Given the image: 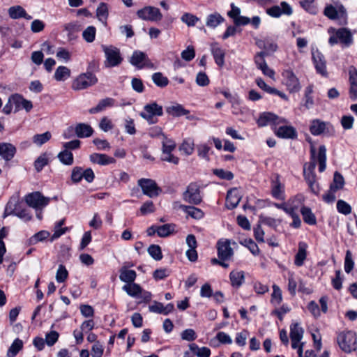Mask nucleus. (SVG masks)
<instances>
[{
	"instance_id": "f257e3e1",
	"label": "nucleus",
	"mask_w": 357,
	"mask_h": 357,
	"mask_svg": "<svg viewBox=\"0 0 357 357\" xmlns=\"http://www.w3.org/2000/svg\"><path fill=\"white\" fill-rule=\"evenodd\" d=\"M311 158L310 161L305 163L303 166V176L308 183V185L314 194H317L319 192V187L317 183L316 175L314 169L317 163H319V170L322 172L326 169V148L324 146H321L319 149L318 153L314 146L310 147Z\"/></svg>"
},
{
	"instance_id": "f03ea898",
	"label": "nucleus",
	"mask_w": 357,
	"mask_h": 357,
	"mask_svg": "<svg viewBox=\"0 0 357 357\" xmlns=\"http://www.w3.org/2000/svg\"><path fill=\"white\" fill-rule=\"evenodd\" d=\"M340 348L345 353H351L357 349V335L351 331L340 333L336 340Z\"/></svg>"
},
{
	"instance_id": "7ed1b4c3",
	"label": "nucleus",
	"mask_w": 357,
	"mask_h": 357,
	"mask_svg": "<svg viewBox=\"0 0 357 357\" xmlns=\"http://www.w3.org/2000/svg\"><path fill=\"white\" fill-rule=\"evenodd\" d=\"M162 114V107L158 105L155 102L144 105L143 111L139 114L140 116L150 124L157 123V116H161Z\"/></svg>"
},
{
	"instance_id": "20e7f679",
	"label": "nucleus",
	"mask_w": 357,
	"mask_h": 357,
	"mask_svg": "<svg viewBox=\"0 0 357 357\" xmlns=\"http://www.w3.org/2000/svg\"><path fill=\"white\" fill-rule=\"evenodd\" d=\"M97 82V77L91 73H82L73 80L72 89L75 91L83 90L96 84Z\"/></svg>"
},
{
	"instance_id": "39448f33",
	"label": "nucleus",
	"mask_w": 357,
	"mask_h": 357,
	"mask_svg": "<svg viewBox=\"0 0 357 357\" xmlns=\"http://www.w3.org/2000/svg\"><path fill=\"white\" fill-rule=\"evenodd\" d=\"M102 49L106 58L105 61L106 67H114L121 63L123 59L121 56L120 50L117 47L112 45H102Z\"/></svg>"
},
{
	"instance_id": "423d86ee",
	"label": "nucleus",
	"mask_w": 357,
	"mask_h": 357,
	"mask_svg": "<svg viewBox=\"0 0 357 357\" xmlns=\"http://www.w3.org/2000/svg\"><path fill=\"white\" fill-rule=\"evenodd\" d=\"M24 200L26 204L36 211L42 210L50 202V198L44 197L39 192H34L25 196Z\"/></svg>"
},
{
	"instance_id": "0eeeda50",
	"label": "nucleus",
	"mask_w": 357,
	"mask_h": 357,
	"mask_svg": "<svg viewBox=\"0 0 357 357\" xmlns=\"http://www.w3.org/2000/svg\"><path fill=\"white\" fill-rule=\"evenodd\" d=\"M183 199L191 204H199L202 201L199 185L195 183H190L183 194Z\"/></svg>"
},
{
	"instance_id": "6e6552de",
	"label": "nucleus",
	"mask_w": 357,
	"mask_h": 357,
	"mask_svg": "<svg viewBox=\"0 0 357 357\" xmlns=\"http://www.w3.org/2000/svg\"><path fill=\"white\" fill-rule=\"evenodd\" d=\"M348 72V96L351 100H357V68L351 65L347 68Z\"/></svg>"
},
{
	"instance_id": "1a4fd4ad",
	"label": "nucleus",
	"mask_w": 357,
	"mask_h": 357,
	"mask_svg": "<svg viewBox=\"0 0 357 357\" xmlns=\"http://www.w3.org/2000/svg\"><path fill=\"white\" fill-rule=\"evenodd\" d=\"M137 15L139 18L151 22H158L162 20V15L158 8L153 6H145L137 10Z\"/></svg>"
},
{
	"instance_id": "9d476101",
	"label": "nucleus",
	"mask_w": 357,
	"mask_h": 357,
	"mask_svg": "<svg viewBox=\"0 0 357 357\" xmlns=\"http://www.w3.org/2000/svg\"><path fill=\"white\" fill-rule=\"evenodd\" d=\"M130 62L138 68H149L155 69L154 64L150 61L147 55L140 51H135L130 57Z\"/></svg>"
},
{
	"instance_id": "9b49d317",
	"label": "nucleus",
	"mask_w": 357,
	"mask_h": 357,
	"mask_svg": "<svg viewBox=\"0 0 357 357\" xmlns=\"http://www.w3.org/2000/svg\"><path fill=\"white\" fill-rule=\"evenodd\" d=\"M282 77L283 83L290 93H296L301 90V86L299 80L292 71L289 70H284L282 73Z\"/></svg>"
},
{
	"instance_id": "f8f14e48",
	"label": "nucleus",
	"mask_w": 357,
	"mask_h": 357,
	"mask_svg": "<svg viewBox=\"0 0 357 357\" xmlns=\"http://www.w3.org/2000/svg\"><path fill=\"white\" fill-rule=\"evenodd\" d=\"M138 185L141 187L143 193L149 197L152 198L159 195L160 189L153 180L141 178L138 181Z\"/></svg>"
},
{
	"instance_id": "ddd939ff",
	"label": "nucleus",
	"mask_w": 357,
	"mask_h": 357,
	"mask_svg": "<svg viewBox=\"0 0 357 357\" xmlns=\"http://www.w3.org/2000/svg\"><path fill=\"white\" fill-rule=\"evenodd\" d=\"M354 43L353 33L346 27L336 29V44L340 43L343 47H349Z\"/></svg>"
},
{
	"instance_id": "4468645a",
	"label": "nucleus",
	"mask_w": 357,
	"mask_h": 357,
	"mask_svg": "<svg viewBox=\"0 0 357 357\" xmlns=\"http://www.w3.org/2000/svg\"><path fill=\"white\" fill-rule=\"evenodd\" d=\"M259 126L263 127L269 124L275 126L286 123L285 119L276 116L271 112L261 114L257 121Z\"/></svg>"
},
{
	"instance_id": "2eb2a0df",
	"label": "nucleus",
	"mask_w": 357,
	"mask_h": 357,
	"mask_svg": "<svg viewBox=\"0 0 357 357\" xmlns=\"http://www.w3.org/2000/svg\"><path fill=\"white\" fill-rule=\"evenodd\" d=\"M304 333L303 328L298 323H292L290 325V338L291 340V347L296 349L298 344L301 343Z\"/></svg>"
},
{
	"instance_id": "dca6fc26",
	"label": "nucleus",
	"mask_w": 357,
	"mask_h": 357,
	"mask_svg": "<svg viewBox=\"0 0 357 357\" xmlns=\"http://www.w3.org/2000/svg\"><path fill=\"white\" fill-rule=\"evenodd\" d=\"M218 256L222 261L229 260L232 257L234 252L230 246L229 241H219L217 244Z\"/></svg>"
},
{
	"instance_id": "f3484780",
	"label": "nucleus",
	"mask_w": 357,
	"mask_h": 357,
	"mask_svg": "<svg viewBox=\"0 0 357 357\" xmlns=\"http://www.w3.org/2000/svg\"><path fill=\"white\" fill-rule=\"evenodd\" d=\"M23 204L17 198H12L7 203L3 215V218L8 215H17L24 208Z\"/></svg>"
},
{
	"instance_id": "a211bd4d",
	"label": "nucleus",
	"mask_w": 357,
	"mask_h": 357,
	"mask_svg": "<svg viewBox=\"0 0 357 357\" xmlns=\"http://www.w3.org/2000/svg\"><path fill=\"white\" fill-rule=\"evenodd\" d=\"M312 56L317 71L322 75H326V62L323 54L317 49H312Z\"/></svg>"
},
{
	"instance_id": "6ab92c4d",
	"label": "nucleus",
	"mask_w": 357,
	"mask_h": 357,
	"mask_svg": "<svg viewBox=\"0 0 357 357\" xmlns=\"http://www.w3.org/2000/svg\"><path fill=\"white\" fill-rule=\"evenodd\" d=\"M241 196L237 188H233L228 191L226 198V206L229 209L236 208L240 202Z\"/></svg>"
},
{
	"instance_id": "aec40b11",
	"label": "nucleus",
	"mask_w": 357,
	"mask_h": 357,
	"mask_svg": "<svg viewBox=\"0 0 357 357\" xmlns=\"http://www.w3.org/2000/svg\"><path fill=\"white\" fill-rule=\"evenodd\" d=\"M211 52L215 63L222 67L225 64V51L218 43H214L211 45Z\"/></svg>"
},
{
	"instance_id": "412c9836",
	"label": "nucleus",
	"mask_w": 357,
	"mask_h": 357,
	"mask_svg": "<svg viewBox=\"0 0 357 357\" xmlns=\"http://www.w3.org/2000/svg\"><path fill=\"white\" fill-rule=\"evenodd\" d=\"M271 195L277 199H284V185L280 181L278 176L271 183Z\"/></svg>"
},
{
	"instance_id": "4be33fe9",
	"label": "nucleus",
	"mask_w": 357,
	"mask_h": 357,
	"mask_svg": "<svg viewBox=\"0 0 357 357\" xmlns=\"http://www.w3.org/2000/svg\"><path fill=\"white\" fill-rule=\"evenodd\" d=\"M336 24L340 26H345L348 24L347 10L340 1H336Z\"/></svg>"
},
{
	"instance_id": "5701e85b",
	"label": "nucleus",
	"mask_w": 357,
	"mask_h": 357,
	"mask_svg": "<svg viewBox=\"0 0 357 357\" xmlns=\"http://www.w3.org/2000/svg\"><path fill=\"white\" fill-rule=\"evenodd\" d=\"M16 149L10 143H0V156L6 161L10 160L15 155Z\"/></svg>"
},
{
	"instance_id": "b1692460",
	"label": "nucleus",
	"mask_w": 357,
	"mask_h": 357,
	"mask_svg": "<svg viewBox=\"0 0 357 357\" xmlns=\"http://www.w3.org/2000/svg\"><path fill=\"white\" fill-rule=\"evenodd\" d=\"M90 160L93 163L98 164L100 165H107L116 162L115 159L112 157L97 153H92L90 155Z\"/></svg>"
},
{
	"instance_id": "393cba45",
	"label": "nucleus",
	"mask_w": 357,
	"mask_h": 357,
	"mask_svg": "<svg viewBox=\"0 0 357 357\" xmlns=\"http://www.w3.org/2000/svg\"><path fill=\"white\" fill-rule=\"evenodd\" d=\"M119 273V279L121 281L127 284L133 282L137 277L135 271L129 269L126 266H123L120 268Z\"/></svg>"
},
{
	"instance_id": "a878e982",
	"label": "nucleus",
	"mask_w": 357,
	"mask_h": 357,
	"mask_svg": "<svg viewBox=\"0 0 357 357\" xmlns=\"http://www.w3.org/2000/svg\"><path fill=\"white\" fill-rule=\"evenodd\" d=\"M8 15L12 19L25 18L26 20H31L32 17L28 15L26 10L20 6H14L8 8Z\"/></svg>"
},
{
	"instance_id": "bb28decb",
	"label": "nucleus",
	"mask_w": 357,
	"mask_h": 357,
	"mask_svg": "<svg viewBox=\"0 0 357 357\" xmlns=\"http://www.w3.org/2000/svg\"><path fill=\"white\" fill-rule=\"evenodd\" d=\"M75 132L78 137L84 138L91 136L93 133V129L89 124L80 123L76 125Z\"/></svg>"
},
{
	"instance_id": "cd10ccee",
	"label": "nucleus",
	"mask_w": 357,
	"mask_h": 357,
	"mask_svg": "<svg viewBox=\"0 0 357 357\" xmlns=\"http://www.w3.org/2000/svg\"><path fill=\"white\" fill-rule=\"evenodd\" d=\"M225 18L218 13L209 14L206 19V25L211 29H215L223 23Z\"/></svg>"
},
{
	"instance_id": "c85d7f7f",
	"label": "nucleus",
	"mask_w": 357,
	"mask_h": 357,
	"mask_svg": "<svg viewBox=\"0 0 357 357\" xmlns=\"http://www.w3.org/2000/svg\"><path fill=\"white\" fill-rule=\"evenodd\" d=\"M115 100L112 98H106L99 101L98 105L95 107H92L89 109V113L96 114L105 110L107 107H112L114 106Z\"/></svg>"
},
{
	"instance_id": "c756f323",
	"label": "nucleus",
	"mask_w": 357,
	"mask_h": 357,
	"mask_svg": "<svg viewBox=\"0 0 357 357\" xmlns=\"http://www.w3.org/2000/svg\"><path fill=\"white\" fill-rule=\"evenodd\" d=\"M166 112L174 117H178L189 114V111L185 109L181 105L175 103L166 107Z\"/></svg>"
},
{
	"instance_id": "7c9ffc66",
	"label": "nucleus",
	"mask_w": 357,
	"mask_h": 357,
	"mask_svg": "<svg viewBox=\"0 0 357 357\" xmlns=\"http://www.w3.org/2000/svg\"><path fill=\"white\" fill-rule=\"evenodd\" d=\"M307 245L305 242H300L298 244V252L295 256L294 264L297 266H301L307 256Z\"/></svg>"
},
{
	"instance_id": "2f4dec72",
	"label": "nucleus",
	"mask_w": 357,
	"mask_h": 357,
	"mask_svg": "<svg viewBox=\"0 0 357 357\" xmlns=\"http://www.w3.org/2000/svg\"><path fill=\"white\" fill-rule=\"evenodd\" d=\"M229 279L233 287H241L245 280V273L243 271L234 270L229 274Z\"/></svg>"
},
{
	"instance_id": "473e14b6",
	"label": "nucleus",
	"mask_w": 357,
	"mask_h": 357,
	"mask_svg": "<svg viewBox=\"0 0 357 357\" xmlns=\"http://www.w3.org/2000/svg\"><path fill=\"white\" fill-rule=\"evenodd\" d=\"M179 208L194 219L200 220L204 217V212L195 206L180 205Z\"/></svg>"
},
{
	"instance_id": "72a5a7b5",
	"label": "nucleus",
	"mask_w": 357,
	"mask_h": 357,
	"mask_svg": "<svg viewBox=\"0 0 357 357\" xmlns=\"http://www.w3.org/2000/svg\"><path fill=\"white\" fill-rule=\"evenodd\" d=\"M277 130L275 135L282 138H294L296 136V131L291 126H287L281 124Z\"/></svg>"
},
{
	"instance_id": "f704fd0d",
	"label": "nucleus",
	"mask_w": 357,
	"mask_h": 357,
	"mask_svg": "<svg viewBox=\"0 0 357 357\" xmlns=\"http://www.w3.org/2000/svg\"><path fill=\"white\" fill-rule=\"evenodd\" d=\"M122 289L133 298L139 297V294L142 293V287L134 282L125 284L123 286Z\"/></svg>"
},
{
	"instance_id": "c9c22d12",
	"label": "nucleus",
	"mask_w": 357,
	"mask_h": 357,
	"mask_svg": "<svg viewBox=\"0 0 357 357\" xmlns=\"http://www.w3.org/2000/svg\"><path fill=\"white\" fill-rule=\"evenodd\" d=\"M13 99L15 100V105L17 109L23 108L26 112H29L33 108L32 102L30 100L24 99L20 95H13Z\"/></svg>"
},
{
	"instance_id": "e433bc0d",
	"label": "nucleus",
	"mask_w": 357,
	"mask_h": 357,
	"mask_svg": "<svg viewBox=\"0 0 357 357\" xmlns=\"http://www.w3.org/2000/svg\"><path fill=\"white\" fill-rule=\"evenodd\" d=\"M300 280L301 278L296 277L294 273H289L287 289L289 294L293 296L296 294Z\"/></svg>"
},
{
	"instance_id": "4c0bfd02",
	"label": "nucleus",
	"mask_w": 357,
	"mask_h": 357,
	"mask_svg": "<svg viewBox=\"0 0 357 357\" xmlns=\"http://www.w3.org/2000/svg\"><path fill=\"white\" fill-rule=\"evenodd\" d=\"M70 70L66 66H59L54 73V77L56 81H65L70 77Z\"/></svg>"
},
{
	"instance_id": "58836bf2",
	"label": "nucleus",
	"mask_w": 357,
	"mask_h": 357,
	"mask_svg": "<svg viewBox=\"0 0 357 357\" xmlns=\"http://www.w3.org/2000/svg\"><path fill=\"white\" fill-rule=\"evenodd\" d=\"M326 128V124L319 119H314L312 121L310 130L312 135H319L324 132Z\"/></svg>"
},
{
	"instance_id": "ea45409f",
	"label": "nucleus",
	"mask_w": 357,
	"mask_h": 357,
	"mask_svg": "<svg viewBox=\"0 0 357 357\" xmlns=\"http://www.w3.org/2000/svg\"><path fill=\"white\" fill-rule=\"evenodd\" d=\"M189 348L197 357H210L211 350L208 347L199 348L196 344L192 343L189 345Z\"/></svg>"
},
{
	"instance_id": "a19ab883",
	"label": "nucleus",
	"mask_w": 357,
	"mask_h": 357,
	"mask_svg": "<svg viewBox=\"0 0 357 357\" xmlns=\"http://www.w3.org/2000/svg\"><path fill=\"white\" fill-rule=\"evenodd\" d=\"M257 45L264 49L266 52H274L278 49L277 44L272 40L266 38L257 42Z\"/></svg>"
},
{
	"instance_id": "79ce46f5",
	"label": "nucleus",
	"mask_w": 357,
	"mask_h": 357,
	"mask_svg": "<svg viewBox=\"0 0 357 357\" xmlns=\"http://www.w3.org/2000/svg\"><path fill=\"white\" fill-rule=\"evenodd\" d=\"M272 288L273 293L271 294V302L273 305L277 306L280 305L282 301V290L277 284H273Z\"/></svg>"
},
{
	"instance_id": "37998d69",
	"label": "nucleus",
	"mask_w": 357,
	"mask_h": 357,
	"mask_svg": "<svg viewBox=\"0 0 357 357\" xmlns=\"http://www.w3.org/2000/svg\"><path fill=\"white\" fill-rule=\"evenodd\" d=\"M50 157L47 153H42L34 162V167L36 170L39 172L43 168L46 166L49 162Z\"/></svg>"
},
{
	"instance_id": "c03bdc74",
	"label": "nucleus",
	"mask_w": 357,
	"mask_h": 357,
	"mask_svg": "<svg viewBox=\"0 0 357 357\" xmlns=\"http://www.w3.org/2000/svg\"><path fill=\"white\" fill-rule=\"evenodd\" d=\"M23 342L17 338L15 339L7 351L8 357H15L17 354L22 349Z\"/></svg>"
},
{
	"instance_id": "a18cd8bd",
	"label": "nucleus",
	"mask_w": 357,
	"mask_h": 357,
	"mask_svg": "<svg viewBox=\"0 0 357 357\" xmlns=\"http://www.w3.org/2000/svg\"><path fill=\"white\" fill-rule=\"evenodd\" d=\"M303 220L309 225H314L316 218L311 209L308 207L303 206L301 210Z\"/></svg>"
},
{
	"instance_id": "49530a36",
	"label": "nucleus",
	"mask_w": 357,
	"mask_h": 357,
	"mask_svg": "<svg viewBox=\"0 0 357 357\" xmlns=\"http://www.w3.org/2000/svg\"><path fill=\"white\" fill-rule=\"evenodd\" d=\"M96 16L102 23H105L108 17V8L105 3H100L96 10Z\"/></svg>"
},
{
	"instance_id": "de8ad7c7",
	"label": "nucleus",
	"mask_w": 357,
	"mask_h": 357,
	"mask_svg": "<svg viewBox=\"0 0 357 357\" xmlns=\"http://www.w3.org/2000/svg\"><path fill=\"white\" fill-rule=\"evenodd\" d=\"M58 158L61 162L66 165H71L73 163V155L68 150L61 151L58 154Z\"/></svg>"
},
{
	"instance_id": "09e8293b",
	"label": "nucleus",
	"mask_w": 357,
	"mask_h": 357,
	"mask_svg": "<svg viewBox=\"0 0 357 357\" xmlns=\"http://www.w3.org/2000/svg\"><path fill=\"white\" fill-rule=\"evenodd\" d=\"M52 137L51 133L47 131L43 134L35 135L33 137V142L37 146H40L47 142H48Z\"/></svg>"
},
{
	"instance_id": "8fccbe9b",
	"label": "nucleus",
	"mask_w": 357,
	"mask_h": 357,
	"mask_svg": "<svg viewBox=\"0 0 357 357\" xmlns=\"http://www.w3.org/2000/svg\"><path fill=\"white\" fill-rule=\"evenodd\" d=\"M152 80L155 85L160 87H165L169 83L167 77L164 76L161 73H153L152 75Z\"/></svg>"
},
{
	"instance_id": "3c124183",
	"label": "nucleus",
	"mask_w": 357,
	"mask_h": 357,
	"mask_svg": "<svg viewBox=\"0 0 357 357\" xmlns=\"http://www.w3.org/2000/svg\"><path fill=\"white\" fill-rule=\"evenodd\" d=\"M337 211L343 215H349L351 212V206L347 202L339 199L336 203Z\"/></svg>"
},
{
	"instance_id": "603ef678",
	"label": "nucleus",
	"mask_w": 357,
	"mask_h": 357,
	"mask_svg": "<svg viewBox=\"0 0 357 357\" xmlns=\"http://www.w3.org/2000/svg\"><path fill=\"white\" fill-rule=\"evenodd\" d=\"M124 129L126 133L133 135L136 134L137 130L134 120L130 117H126L123 120Z\"/></svg>"
},
{
	"instance_id": "864d4df0",
	"label": "nucleus",
	"mask_w": 357,
	"mask_h": 357,
	"mask_svg": "<svg viewBox=\"0 0 357 357\" xmlns=\"http://www.w3.org/2000/svg\"><path fill=\"white\" fill-rule=\"evenodd\" d=\"M96 33V28L93 26H89L83 31L82 37L87 43H92L95 40Z\"/></svg>"
},
{
	"instance_id": "5fc2aeb1",
	"label": "nucleus",
	"mask_w": 357,
	"mask_h": 357,
	"mask_svg": "<svg viewBox=\"0 0 357 357\" xmlns=\"http://www.w3.org/2000/svg\"><path fill=\"white\" fill-rule=\"evenodd\" d=\"M181 20L188 26H193L199 21V18L191 13H186L181 16Z\"/></svg>"
},
{
	"instance_id": "6e6d98bb",
	"label": "nucleus",
	"mask_w": 357,
	"mask_h": 357,
	"mask_svg": "<svg viewBox=\"0 0 357 357\" xmlns=\"http://www.w3.org/2000/svg\"><path fill=\"white\" fill-rule=\"evenodd\" d=\"M174 230V226L169 224L158 226V235L160 237H166L171 234Z\"/></svg>"
},
{
	"instance_id": "4d7b16f0",
	"label": "nucleus",
	"mask_w": 357,
	"mask_h": 357,
	"mask_svg": "<svg viewBox=\"0 0 357 357\" xmlns=\"http://www.w3.org/2000/svg\"><path fill=\"white\" fill-rule=\"evenodd\" d=\"M68 272L63 264H60L56 273V280L58 282L62 283L66 280Z\"/></svg>"
},
{
	"instance_id": "13d9d810",
	"label": "nucleus",
	"mask_w": 357,
	"mask_h": 357,
	"mask_svg": "<svg viewBox=\"0 0 357 357\" xmlns=\"http://www.w3.org/2000/svg\"><path fill=\"white\" fill-rule=\"evenodd\" d=\"M99 128L104 132H108L113 129L114 124L112 120L107 116H103L99 123Z\"/></svg>"
},
{
	"instance_id": "bf43d9fd",
	"label": "nucleus",
	"mask_w": 357,
	"mask_h": 357,
	"mask_svg": "<svg viewBox=\"0 0 357 357\" xmlns=\"http://www.w3.org/2000/svg\"><path fill=\"white\" fill-rule=\"evenodd\" d=\"M148 252L155 260H160L162 258L160 247L158 245H151L148 248Z\"/></svg>"
},
{
	"instance_id": "052dcab7",
	"label": "nucleus",
	"mask_w": 357,
	"mask_h": 357,
	"mask_svg": "<svg viewBox=\"0 0 357 357\" xmlns=\"http://www.w3.org/2000/svg\"><path fill=\"white\" fill-rule=\"evenodd\" d=\"M354 262L352 259V254L350 250H347L344 259V271L349 273L354 268Z\"/></svg>"
},
{
	"instance_id": "680f3d73",
	"label": "nucleus",
	"mask_w": 357,
	"mask_h": 357,
	"mask_svg": "<svg viewBox=\"0 0 357 357\" xmlns=\"http://www.w3.org/2000/svg\"><path fill=\"white\" fill-rule=\"evenodd\" d=\"M259 221L261 224L273 228L276 227L280 223V220L268 216H260Z\"/></svg>"
},
{
	"instance_id": "e2e57ef3",
	"label": "nucleus",
	"mask_w": 357,
	"mask_h": 357,
	"mask_svg": "<svg viewBox=\"0 0 357 357\" xmlns=\"http://www.w3.org/2000/svg\"><path fill=\"white\" fill-rule=\"evenodd\" d=\"M322 199L327 204H333L335 200V187L331 184L330 189L322 195Z\"/></svg>"
},
{
	"instance_id": "0e129e2a",
	"label": "nucleus",
	"mask_w": 357,
	"mask_h": 357,
	"mask_svg": "<svg viewBox=\"0 0 357 357\" xmlns=\"http://www.w3.org/2000/svg\"><path fill=\"white\" fill-rule=\"evenodd\" d=\"M213 174L222 179L227 181L234 178V174L229 171H225L222 169H215L213 170Z\"/></svg>"
},
{
	"instance_id": "69168bd1",
	"label": "nucleus",
	"mask_w": 357,
	"mask_h": 357,
	"mask_svg": "<svg viewBox=\"0 0 357 357\" xmlns=\"http://www.w3.org/2000/svg\"><path fill=\"white\" fill-rule=\"evenodd\" d=\"M59 334L55 331H51L45 335V343L48 346L54 345L58 340Z\"/></svg>"
},
{
	"instance_id": "338daca9",
	"label": "nucleus",
	"mask_w": 357,
	"mask_h": 357,
	"mask_svg": "<svg viewBox=\"0 0 357 357\" xmlns=\"http://www.w3.org/2000/svg\"><path fill=\"white\" fill-rule=\"evenodd\" d=\"M340 122L344 130H349L353 128L354 119L351 115H344L342 117Z\"/></svg>"
},
{
	"instance_id": "774afa93",
	"label": "nucleus",
	"mask_w": 357,
	"mask_h": 357,
	"mask_svg": "<svg viewBox=\"0 0 357 357\" xmlns=\"http://www.w3.org/2000/svg\"><path fill=\"white\" fill-rule=\"evenodd\" d=\"M104 351L103 345L100 342H96L91 348L93 357H102Z\"/></svg>"
}]
</instances>
